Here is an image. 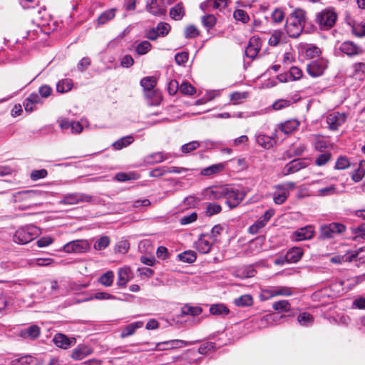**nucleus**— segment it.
I'll return each mask as SVG.
<instances>
[{
    "instance_id": "f257e3e1",
    "label": "nucleus",
    "mask_w": 365,
    "mask_h": 365,
    "mask_svg": "<svg viewBox=\"0 0 365 365\" xmlns=\"http://www.w3.org/2000/svg\"><path fill=\"white\" fill-rule=\"evenodd\" d=\"M247 195L244 187L226 185L213 187L205 191V196L209 200H219L225 198L227 206L232 209L236 207Z\"/></svg>"
},
{
    "instance_id": "f03ea898",
    "label": "nucleus",
    "mask_w": 365,
    "mask_h": 365,
    "mask_svg": "<svg viewBox=\"0 0 365 365\" xmlns=\"http://www.w3.org/2000/svg\"><path fill=\"white\" fill-rule=\"evenodd\" d=\"M306 22V11L296 9L287 18L285 29L292 38H297L302 34Z\"/></svg>"
},
{
    "instance_id": "7ed1b4c3",
    "label": "nucleus",
    "mask_w": 365,
    "mask_h": 365,
    "mask_svg": "<svg viewBox=\"0 0 365 365\" xmlns=\"http://www.w3.org/2000/svg\"><path fill=\"white\" fill-rule=\"evenodd\" d=\"M338 15L333 7H328L317 14L316 22L319 29L328 31L333 28L337 21Z\"/></svg>"
},
{
    "instance_id": "20e7f679",
    "label": "nucleus",
    "mask_w": 365,
    "mask_h": 365,
    "mask_svg": "<svg viewBox=\"0 0 365 365\" xmlns=\"http://www.w3.org/2000/svg\"><path fill=\"white\" fill-rule=\"evenodd\" d=\"M39 229L33 225L19 228L13 236L14 242L25 245L34 240L39 235Z\"/></svg>"
},
{
    "instance_id": "39448f33",
    "label": "nucleus",
    "mask_w": 365,
    "mask_h": 365,
    "mask_svg": "<svg viewBox=\"0 0 365 365\" xmlns=\"http://www.w3.org/2000/svg\"><path fill=\"white\" fill-rule=\"evenodd\" d=\"M364 252L363 248L355 250L348 251L343 255H335L330 258V262L339 264L344 262H355L356 266H359L365 262L364 255H361Z\"/></svg>"
},
{
    "instance_id": "423d86ee",
    "label": "nucleus",
    "mask_w": 365,
    "mask_h": 365,
    "mask_svg": "<svg viewBox=\"0 0 365 365\" xmlns=\"http://www.w3.org/2000/svg\"><path fill=\"white\" fill-rule=\"evenodd\" d=\"M345 230L346 227L341 223L331 222L324 225L320 228L319 238L321 240L331 239L336 235L343 233Z\"/></svg>"
},
{
    "instance_id": "0eeeda50",
    "label": "nucleus",
    "mask_w": 365,
    "mask_h": 365,
    "mask_svg": "<svg viewBox=\"0 0 365 365\" xmlns=\"http://www.w3.org/2000/svg\"><path fill=\"white\" fill-rule=\"evenodd\" d=\"M93 197L83 192H70L63 195L59 203L61 205H74L81 202L90 203Z\"/></svg>"
},
{
    "instance_id": "6e6552de",
    "label": "nucleus",
    "mask_w": 365,
    "mask_h": 365,
    "mask_svg": "<svg viewBox=\"0 0 365 365\" xmlns=\"http://www.w3.org/2000/svg\"><path fill=\"white\" fill-rule=\"evenodd\" d=\"M37 196V192L32 190H26L14 192L11 194V202L14 203H24L20 206L21 210L26 209L29 206V203Z\"/></svg>"
},
{
    "instance_id": "1a4fd4ad",
    "label": "nucleus",
    "mask_w": 365,
    "mask_h": 365,
    "mask_svg": "<svg viewBox=\"0 0 365 365\" xmlns=\"http://www.w3.org/2000/svg\"><path fill=\"white\" fill-rule=\"evenodd\" d=\"M295 187V183L293 182H287L284 183L279 184L275 186L279 192L273 194V200L277 205L283 204L287 199L289 191Z\"/></svg>"
},
{
    "instance_id": "9d476101",
    "label": "nucleus",
    "mask_w": 365,
    "mask_h": 365,
    "mask_svg": "<svg viewBox=\"0 0 365 365\" xmlns=\"http://www.w3.org/2000/svg\"><path fill=\"white\" fill-rule=\"evenodd\" d=\"M90 250V243L86 240H76L68 242L63 247L67 253H84Z\"/></svg>"
},
{
    "instance_id": "9b49d317",
    "label": "nucleus",
    "mask_w": 365,
    "mask_h": 365,
    "mask_svg": "<svg viewBox=\"0 0 365 365\" xmlns=\"http://www.w3.org/2000/svg\"><path fill=\"white\" fill-rule=\"evenodd\" d=\"M363 279L362 276H357L350 279H341L332 284L333 289H336L339 292H346L359 284Z\"/></svg>"
},
{
    "instance_id": "f8f14e48",
    "label": "nucleus",
    "mask_w": 365,
    "mask_h": 365,
    "mask_svg": "<svg viewBox=\"0 0 365 365\" xmlns=\"http://www.w3.org/2000/svg\"><path fill=\"white\" fill-rule=\"evenodd\" d=\"M215 241L211 237L205 233L201 234L195 243V249L201 254L208 253Z\"/></svg>"
},
{
    "instance_id": "ddd939ff",
    "label": "nucleus",
    "mask_w": 365,
    "mask_h": 365,
    "mask_svg": "<svg viewBox=\"0 0 365 365\" xmlns=\"http://www.w3.org/2000/svg\"><path fill=\"white\" fill-rule=\"evenodd\" d=\"M327 61L322 58L313 61L307 65V72L312 77L320 76L327 68Z\"/></svg>"
},
{
    "instance_id": "4468645a",
    "label": "nucleus",
    "mask_w": 365,
    "mask_h": 365,
    "mask_svg": "<svg viewBox=\"0 0 365 365\" xmlns=\"http://www.w3.org/2000/svg\"><path fill=\"white\" fill-rule=\"evenodd\" d=\"M308 166V162L305 159L298 158L288 163L282 170L284 175H288L299 171Z\"/></svg>"
},
{
    "instance_id": "2eb2a0df",
    "label": "nucleus",
    "mask_w": 365,
    "mask_h": 365,
    "mask_svg": "<svg viewBox=\"0 0 365 365\" xmlns=\"http://www.w3.org/2000/svg\"><path fill=\"white\" fill-rule=\"evenodd\" d=\"M339 50L349 57L355 56L363 53V50L360 46L349 41L341 43Z\"/></svg>"
},
{
    "instance_id": "dca6fc26",
    "label": "nucleus",
    "mask_w": 365,
    "mask_h": 365,
    "mask_svg": "<svg viewBox=\"0 0 365 365\" xmlns=\"http://www.w3.org/2000/svg\"><path fill=\"white\" fill-rule=\"evenodd\" d=\"M346 120V115L344 113L334 112L327 117V123L331 130H336Z\"/></svg>"
},
{
    "instance_id": "f3484780",
    "label": "nucleus",
    "mask_w": 365,
    "mask_h": 365,
    "mask_svg": "<svg viewBox=\"0 0 365 365\" xmlns=\"http://www.w3.org/2000/svg\"><path fill=\"white\" fill-rule=\"evenodd\" d=\"M274 210L272 209L267 210L263 215H262L252 226L250 231L252 233L257 232L260 229L263 228L269 219L274 215Z\"/></svg>"
},
{
    "instance_id": "a211bd4d",
    "label": "nucleus",
    "mask_w": 365,
    "mask_h": 365,
    "mask_svg": "<svg viewBox=\"0 0 365 365\" xmlns=\"http://www.w3.org/2000/svg\"><path fill=\"white\" fill-rule=\"evenodd\" d=\"M41 334V329L38 325L33 324L19 331V336L27 340H34Z\"/></svg>"
},
{
    "instance_id": "6ab92c4d",
    "label": "nucleus",
    "mask_w": 365,
    "mask_h": 365,
    "mask_svg": "<svg viewBox=\"0 0 365 365\" xmlns=\"http://www.w3.org/2000/svg\"><path fill=\"white\" fill-rule=\"evenodd\" d=\"M53 341L56 346L64 349H66L71 346L75 344L76 341L75 338H68L66 335L61 333L56 334L54 336Z\"/></svg>"
},
{
    "instance_id": "aec40b11",
    "label": "nucleus",
    "mask_w": 365,
    "mask_h": 365,
    "mask_svg": "<svg viewBox=\"0 0 365 365\" xmlns=\"http://www.w3.org/2000/svg\"><path fill=\"white\" fill-rule=\"evenodd\" d=\"M261 48V43L259 38L252 37L245 49V55L250 58H255Z\"/></svg>"
},
{
    "instance_id": "412c9836",
    "label": "nucleus",
    "mask_w": 365,
    "mask_h": 365,
    "mask_svg": "<svg viewBox=\"0 0 365 365\" xmlns=\"http://www.w3.org/2000/svg\"><path fill=\"white\" fill-rule=\"evenodd\" d=\"M314 234V228L312 225H307L297 230L294 232V237L297 241L310 240Z\"/></svg>"
},
{
    "instance_id": "4be33fe9",
    "label": "nucleus",
    "mask_w": 365,
    "mask_h": 365,
    "mask_svg": "<svg viewBox=\"0 0 365 365\" xmlns=\"http://www.w3.org/2000/svg\"><path fill=\"white\" fill-rule=\"evenodd\" d=\"M146 10L154 16H161L166 14L167 9L158 0H148Z\"/></svg>"
},
{
    "instance_id": "5701e85b",
    "label": "nucleus",
    "mask_w": 365,
    "mask_h": 365,
    "mask_svg": "<svg viewBox=\"0 0 365 365\" xmlns=\"http://www.w3.org/2000/svg\"><path fill=\"white\" fill-rule=\"evenodd\" d=\"M299 125L297 119H290L278 125L277 128L284 135H290L295 131Z\"/></svg>"
},
{
    "instance_id": "b1692460",
    "label": "nucleus",
    "mask_w": 365,
    "mask_h": 365,
    "mask_svg": "<svg viewBox=\"0 0 365 365\" xmlns=\"http://www.w3.org/2000/svg\"><path fill=\"white\" fill-rule=\"evenodd\" d=\"M302 76V71L296 66H292L289 69V73L280 74L277 76V79L280 82H287L290 80H299Z\"/></svg>"
},
{
    "instance_id": "393cba45",
    "label": "nucleus",
    "mask_w": 365,
    "mask_h": 365,
    "mask_svg": "<svg viewBox=\"0 0 365 365\" xmlns=\"http://www.w3.org/2000/svg\"><path fill=\"white\" fill-rule=\"evenodd\" d=\"M91 353L92 349L88 346L78 345L73 350L71 357L75 360H82Z\"/></svg>"
},
{
    "instance_id": "a878e982",
    "label": "nucleus",
    "mask_w": 365,
    "mask_h": 365,
    "mask_svg": "<svg viewBox=\"0 0 365 365\" xmlns=\"http://www.w3.org/2000/svg\"><path fill=\"white\" fill-rule=\"evenodd\" d=\"M143 327V322L138 321L130 323L125 326L121 331L120 336L121 338H126L133 335L138 329Z\"/></svg>"
},
{
    "instance_id": "bb28decb",
    "label": "nucleus",
    "mask_w": 365,
    "mask_h": 365,
    "mask_svg": "<svg viewBox=\"0 0 365 365\" xmlns=\"http://www.w3.org/2000/svg\"><path fill=\"white\" fill-rule=\"evenodd\" d=\"M170 17L175 21H180L185 15V10L182 2H179L170 9Z\"/></svg>"
},
{
    "instance_id": "cd10ccee",
    "label": "nucleus",
    "mask_w": 365,
    "mask_h": 365,
    "mask_svg": "<svg viewBox=\"0 0 365 365\" xmlns=\"http://www.w3.org/2000/svg\"><path fill=\"white\" fill-rule=\"evenodd\" d=\"M225 165L226 164L225 163L213 164L210 166L202 169L200 174L203 176L210 177L224 170Z\"/></svg>"
},
{
    "instance_id": "c85d7f7f",
    "label": "nucleus",
    "mask_w": 365,
    "mask_h": 365,
    "mask_svg": "<svg viewBox=\"0 0 365 365\" xmlns=\"http://www.w3.org/2000/svg\"><path fill=\"white\" fill-rule=\"evenodd\" d=\"M286 255L287 263H296L301 259L303 250L301 247H292L287 251Z\"/></svg>"
},
{
    "instance_id": "c756f323",
    "label": "nucleus",
    "mask_w": 365,
    "mask_h": 365,
    "mask_svg": "<svg viewBox=\"0 0 365 365\" xmlns=\"http://www.w3.org/2000/svg\"><path fill=\"white\" fill-rule=\"evenodd\" d=\"M130 269L128 267L119 269L118 272L117 286L123 287L126 285L130 279Z\"/></svg>"
},
{
    "instance_id": "7c9ffc66",
    "label": "nucleus",
    "mask_w": 365,
    "mask_h": 365,
    "mask_svg": "<svg viewBox=\"0 0 365 365\" xmlns=\"http://www.w3.org/2000/svg\"><path fill=\"white\" fill-rule=\"evenodd\" d=\"M168 159V154H163L161 152L154 153L148 155L145 158L146 164L153 165L161 163Z\"/></svg>"
},
{
    "instance_id": "2f4dec72",
    "label": "nucleus",
    "mask_w": 365,
    "mask_h": 365,
    "mask_svg": "<svg viewBox=\"0 0 365 365\" xmlns=\"http://www.w3.org/2000/svg\"><path fill=\"white\" fill-rule=\"evenodd\" d=\"M210 312L212 315L225 317L229 314L230 310L224 304H214L210 306Z\"/></svg>"
},
{
    "instance_id": "473e14b6",
    "label": "nucleus",
    "mask_w": 365,
    "mask_h": 365,
    "mask_svg": "<svg viewBox=\"0 0 365 365\" xmlns=\"http://www.w3.org/2000/svg\"><path fill=\"white\" fill-rule=\"evenodd\" d=\"M115 9H110L102 12L97 19L98 25H104L112 20L115 16Z\"/></svg>"
},
{
    "instance_id": "72a5a7b5",
    "label": "nucleus",
    "mask_w": 365,
    "mask_h": 365,
    "mask_svg": "<svg viewBox=\"0 0 365 365\" xmlns=\"http://www.w3.org/2000/svg\"><path fill=\"white\" fill-rule=\"evenodd\" d=\"M297 322L301 326L308 327L313 324L314 317L310 313L301 312L297 316Z\"/></svg>"
},
{
    "instance_id": "f704fd0d",
    "label": "nucleus",
    "mask_w": 365,
    "mask_h": 365,
    "mask_svg": "<svg viewBox=\"0 0 365 365\" xmlns=\"http://www.w3.org/2000/svg\"><path fill=\"white\" fill-rule=\"evenodd\" d=\"M144 94L150 105H158L161 101L160 93L155 89L144 91Z\"/></svg>"
},
{
    "instance_id": "c9c22d12",
    "label": "nucleus",
    "mask_w": 365,
    "mask_h": 365,
    "mask_svg": "<svg viewBox=\"0 0 365 365\" xmlns=\"http://www.w3.org/2000/svg\"><path fill=\"white\" fill-rule=\"evenodd\" d=\"M72 87L73 81L71 79H62L57 83L56 91L58 93H63L71 91Z\"/></svg>"
},
{
    "instance_id": "e433bc0d",
    "label": "nucleus",
    "mask_w": 365,
    "mask_h": 365,
    "mask_svg": "<svg viewBox=\"0 0 365 365\" xmlns=\"http://www.w3.org/2000/svg\"><path fill=\"white\" fill-rule=\"evenodd\" d=\"M365 174V160H361L358 168L352 173L351 178L354 182H359Z\"/></svg>"
},
{
    "instance_id": "4c0bfd02",
    "label": "nucleus",
    "mask_w": 365,
    "mask_h": 365,
    "mask_svg": "<svg viewBox=\"0 0 365 365\" xmlns=\"http://www.w3.org/2000/svg\"><path fill=\"white\" fill-rule=\"evenodd\" d=\"M235 304L237 307H250L253 304V299L250 294H244L235 299Z\"/></svg>"
},
{
    "instance_id": "58836bf2",
    "label": "nucleus",
    "mask_w": 365,
    "mask_h": 365,
    "mask_svg": "<svg viewBox=\"0 0 365 365\" xmlns=\"http://www.w3.org/2000/svg\"><path fill=\"white\" fill-rule=\"evenodd\" d=\"M179 260L186 263H192L196 260V253L192 250L185 251L178 255Z\"/></svg>"
},
{
    "instance_id": "ea45409f",
    "label": "nucleus",
    "mask_w": 365,
    "mask_h": 365,
    "mask_svg": "<svg viewBox=\"0 0 365 365\" xmlns=\"http://www.w3.org/2000/svg\"><path fill=\"white\" fill-rule=\"evenodd\" d=\"M156 83V78L153 76L144 77L140 81V86L143 87L144 91L154 89Z\"/></svg>"
},
{
    "instance_id": "a19ab883",
    "label": "nucleus",
    "mask_w": 365,
    "mask_h": 365,
    "mask_svg": "<svg viewBox=\"0 0 365 365\" xmlns=\"http://www.w3.org/2000/svg\"><path fill=\"white\" fill-rule=\"evenodd\" d=\"M139 178L138 173L130 172V173H118L115 175V179L118 182H126L130 180H137Z\"/></svg>"
},
{
    "instance_id": "79ce46f5",
    "label": "nucleus",
    "mask_w": 365,
    "mask_h": 365,
    "mask_svg": "<svg viewBox=\"0 0 365 365\" xmlns=\"http://www.w3.org/2000/svg\"><path fill=\"white\" fill-rule=\"evenodd\" d=\"M274 310L278 312H287L291 309V305L287 300H279L272 304Z\"/></svg>"
},
{
    "instance_id": "37998d69",
    "label": "nucleus",
    "mask_w": 365,
    "mask_h": 365,
    "mask_svg": "<svg viewBox=\"0 0 365 365\" xmlns=\"http://www.w3.org/2000/svg\"><path fill=\"white\" fill-rule=\"evenodd\" d=\"M113 272L112 271H108L99 277L98 282L105 287H110L113 282Z\"/></svg>"
},
{
    "instance_id": "c03bdc74",
    "label": "nucleus",
    "mask_w": 365,
    "mask_h": 365,
    "mask_svg": "<svg viewBox=\"0 0 365 365\" xmlns=\"http://www.w3.org/2000/svg\"><path fill=\"white\" fill-rule=\"evenodd\" d=\"M110 238L108 236H102L98 239L94 243L93 248L96 250L101 251L108 247L110 244Z\"/></svg>"
},
{
    "instance_id": "a18cd8bd",
    "label": "nucleus",
    "mask_w": 365,
    "mask_h": 365,
    "mask_svg": "<svg viewBox=\"0 0 365 365\" xmlns=\"http://www.w3.org/2000/svg\"><path fill=\"white\" fill-rule=\"evenodd\" d=\"M201 21L203 26L207 29H212L215 24L217 19L212 14H207L201 18Z\"/></svg>"
},
{
    "instance_id": "49530a36",
    "label": "nucleus",
    "mask_w": 365,
    "mask_h": 365,
    "mask_svg": "<svg viewBox=\"0 0 365 365\" xmlns=\"http://www.w3.org/2000/svg\"><path fill=\"white\" fill-rule=\"evenodd\" d=\"M134 138H119L118 140L112 143V146L115 150H121L130 145L133 142Z\"/></svg>"
},
{
    "instance_id": "de8ad7c7",
    "label": "nucleus",
    "mask_w": 365,
    "mask_h": 365,
    "mask_svg": "<svg viewBox=\"0 0 365 365\" xmlns=\"http://www.w3.org/2000/svg\"><path fill=\"white\" fill-rule=\"evenodd\" d=\"M202 312V308L200 307L185 306L182 308V313L185 315L191 317L198 316Z\"/></svg>"
},
{
    "instance_id": "09e8293b",
    "label": "nucleus",
    "mask_w": 365,
    "mask_h": 365,
    "mask_svg": "<svg viewBox=\"0 0 365 365\" xmlns=\"http://www.w3.org/2000/svg\"><path fill=\"white\" fill-rule=\"evenodd\" d=\"M152 45L148 41H143L138 43L135 48V51L139 55L146 54L150 49Z\"/></svg>"
},
{
    "instance_id": "8fccbe9b",
    "label": "nucleus",
    "mask_w": 365,
    "mask_h": 365,
    "mask_svg": "<svg viewBox=\"0 0 365 365\" xmlns=\"http://www.w3.org/2000/svg\"><path fill=\"white\" fill-rule=\"evenodd\" d=\"M233 16L236 21H241L244 24L250 21V16L247 13L242 9H237L233 13Z\"/></svg>"
},
{
    "instance_id": "3c124183",
    "label": "nucleus",
    "mask_w": 365,
    "mask_h": 365,
    "mask_svg": "<svg viewBox=\"0 0 365 365\" xmlns=\"http://www.w3.org/2000/svg\"><path fill=\"white\" fill-rule=\"evenodd\" d=\"M33 361V357L30 355H24L14 359L11 361V365H29Z\"/></svg>"
},
{
    "instance_id": "603ef678",
    "label": "nucleus",
    "mask_w": 365,
    "mask_h": 365,
    "mask_svg": "<svg viewBox=\"0 0 365 365\" xmlns=\"http://www.w3.org/2000/svg\"><path fill=\"white\" fill-rule=\"evenodd\" d=\"M222 211V207L217 203H208L206 207L205 213L207 216H212L220 213Z\"/></svg>"
},
{
    "instance_id": "864d4df0",
    "label": "nucleus",
    "mask_w": 365,
    "mask_h": 365,
    "mask_svg": "<svg viewBox=\"0 0 365 365\" xmlns=\"http://www.w3.org/2000/svg\"><path fill=\"white\" fill-rule=\"evenodd\" d=\"M271 19L272 22L279 24L284 19V12L282 9L277 8L272 12Z\"/></svg>"
},
{
    "instance_id": "5fc2aeb1",
    "label": "nucleus",
    "mask_w": 365,
    "mask_h": 365,
    "mask_svg": "<svg viewBox=\"0 0 365 365\" xmlns=\"http://www.w3.org/2000/svg\"><path fill=\"white\" fill-rule=\"evenodd\" d=\"M331 155L329 151L322 152L315 160V164L317 166L326 165L331 159Z\"/></svg>"
},
{
    "instance_id": "6e6d98bb",
    "label": "nucleus",
    "mask_w": 365,
    "mask_h": 365,
    "mask_svg": "<svg viewBox=\"0 0 365 365\" xmlns=\"http://www.w3.org/2000/svg\"><path fill=\"white\" fill-rule=\"evenodd\" d=\"M256 143L262 148L269 149L276 143L275 138H255Z\"/></svg>"
},
{
    "instance_id": "4d7b16f0",
    "label": "nucleus",
    "mask_w": 365,
    "mask_h": 365,
    "mask_svg": "<svg viewBox=\"0 0 365 365\" xmlns=\"http://www.w3.org/2000/svg\"><path fill=\"white\" fill-rule=\"evenodd\" d=\"M248 96L247 92H235L230 95V99L234 104H239L248 98Z\"/></svg>"
},
{
    "instance_id": "13d9d810",
    "label": "nucleus",
    "mask_w": 365,
    "mask_h": 365,
    "mask_svg": "<svg viewBox=\"0 0 365 365\" xmlns=\"http://www.w3.org/2000/svg\"><path fill=\"white\" fill-rule=\"evenodd\" d=\"M227 0H207V4L208 6L212 7L215 9L222 10L227 6Z\"/></svg>"
},
{
    "instance_id": "bf43d9fd",
    "label": "nucleus",
    "mask_w": 365,
    "mask_h": 365,
    "mask_svg": "<svg viewBox=\"0 0 365 365\" xmlns=\"http://www.w3.org/2000/svg\"><path fill=\"white\" fill-rule=\"evenodd\" d=\"M170 29L171 27L170 24L166 22H160L156 26L159 36L162 37L167 36L169 34Z\"/></svg>"
},
{
    "instance_id": "052dcab7",
    "label": "nucleus",
    "mask_w": 365,
    "mask_h": 365,
    "mask_svg": "<svg viewBox=\"0 0 365 365\" xmlns=\"http://www.w3.org/2000/svg\"><path fill=\"white\" fill-rule=\"evenodd\" d=\"M197 219V214L192 212L190 215L182 216L179 222L181 225H187L195 222Z\"/></svg>"
},
{
    "instance_id": "680f3d73",
    "label": "nucleus",
    "mask_w": 365,
    "mask_h": 365,
    "mask_svg": "<svg viewBox=\"0 0 365 365\" xmlns=\"http://www.w3.org/2000/svg\"><path fill=\"white\" fill-rule=\"evenodd\" d=\"M350 166L349 160L344 156H340L335 164L334 168L336 170H344Z\"/></svg>"
},
{
    "instance_id": "e2e57ef3",
    "label": "nucleus",
    "mask_w": 365,
    "mask_h": 365,
    "mask_svg": "<svg viewBox=\"0 0 365 365\" xmlns=\"http://www.w3.org/2000/svg\"><path fill=\"white\" fill-rule=\"evenodd\" d=\"M200 144L197 141L194 140L188 143H185L181 146V151L182 153L188 154L191 151L196 150Z\"/></svg>"
},
{
    "instance_id": "0e129e2a",
    "label": "nucleus",
    "mask_w": 365,
    "mask_h": 365,
    "mask_svg": "<svg viewBox=\"0 0 365 365\" xmlns=\"http://www.w3.org/2000/svg\"><path fill=\"white\" fill-rule=\"evenodd\" d=\"M180 93L185 95H192L195 92V88L190 83L183 82L179 87Z\"/></svg>"
},
{
    "instance_id": "69168bd1",
    "label": "nucleus",
    "mask_w": 365,
    "mask_h": 365,
    "mask_svg": "<svg viewBox=\"0 0 365 365\" xmlns=\"http://www.w3.org/2000/svg\"><path fill=\"white\" fill-rule=\"evenodd\" d=\"M351 308L357 309H365V297H356L352 301Z\"/></svg>"
},
{
    "instance_id": "338daca9",
    "label": "nucleus",
    "mask_w": 365,
    "mask_h": 365,
    "mask_svg": "<svg viewBox=\"0 0 365 365\" xmlns=\"http://www.w3.org/2000/svg\"><path fill=\"white\" fill-rule=\"evenodd\" d=\"M199 34V31L193 25L188 26L185 29V37L186 38H194L198 36Z\"/></svg>"
},
{
    "instance_id": "774afa93",
    "label": "nucleus",
    "mask_w": 365,
    "mask_h": 365,
    "mask_svg": "<svg viewBox=\"0 0 365 365\" xmlns=\"http://www.w3.org/2000/svg\"><path fill=\"white\" fill-rule=\"evenodd\" d=\"M282 37V32L280 31H274L269 38V44L272 46H277Z\"/></svg>"
}]
</instances>
